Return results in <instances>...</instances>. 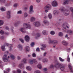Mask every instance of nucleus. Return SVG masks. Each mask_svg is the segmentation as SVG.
<instances>
[{
    "instance_id": "nucleus-1",
    "label": "nucleus",
    "mask_w": 73,
    "mask_h": 73,
    "mask_svg": "<svg viewBox=\"0 0 73 73\" xmlns=\"http://www.w3.org/2000/svg\"><path fill=\"white\" fill-rule=\"evenodd\" d=\"M23 28H20L19 30L21 32L24 33L26 32L25 31V29H29L31 28V26L29 24L25 23L23 25Z\"/></svg>"
},
{
    "instance_id": "nucleus-2",
    "label": "nucleus",
    "mask_w": 73,
    "mask_h": 73,
    "mask_svg": "<svg viewBox=\"0 0 73 73\" xmlns=\"http://www.w3.org/2000/svg\"><path fill=\"white\" fill-rule=\"evenodd\" d=\"M55 66L56 67V68H59L62 71H63L65 69V66L63 64H60L59 62H57L55 63Z\"/></svg>"
},
{
    "instance_id": "nucleus-3",
    "label": "nucleus",
    "mask_w": 73,
    "mask_h": 73,
    "mask_svg": "<svg viewBox=\"0 0 73 73\" xmlns=\"http://www.w3.org/2000/svg\"><path fill=\"white\" fill-rule=\"evenodd\" d=\"M65 27H66L67 28H69V25L66 23H64L62 25L63 28L64 29L63 30V31H65L64 32H66L67 33H69V32L68 31L69 30H66V28H65Z\"/></svg>"
},
{
    "instance_id": "nucleus-4",
    "label": "nucleus",
    "mask_w": 73,
    "mask_h": 73,
    "mask_svg": "<svg viewBox=\"0 0 73 73\" xmlns=\"http://www.w3.org/2000/svg\"><path fill=\"white\" fill-rule=\"evenodd\" d=\"M48 43L49 44H51L52 43L55 46H53L54 48L56 47V45H57L58 44V41L56 40H51L50 39V40L49 41Z\"/></svg>"
},
{
    "instance_id": "nucleus-5",
    "label": "nucleus",
    "mask_w": 73,
    "mask_h": 73,
    "mask_svg": "<svg viewBox=\"0 0 73 73\" xmlns=\"http://www.w3.org/2000/svg\"><path fill=\"white\" fill-rule=\"evenodd\" d=\"M5 54H7V55H5L3 56V60L4 62H7L8 59L7 58V55L8 54V51H6L5 52Z\"/></svg>"
},
{
    "instance_id": "nucleus-6",
    "label": "nucleus",
    "mask_w": 73,
    "mask_h": 73,
    "mask_svg": "<svg viewBox=\"0 0 73 73\" xmlns=\"http://www.w3.org/2000/svg\"><path fill=\"white\" fill-rule=\"evenodd\" d=\"M51 7V5H48L45 7L44 9H45V11L47 13L48 12L47 9H50V8Z\"/></svg>"
},
{
    "instance_id": "nucleus-7",
    "label": "nucleus",
    "mask_w": 73,
    "mask_h": 73,
    "mask_svg": "<svg viewBox=\"0 0 73 73\" xmlns=\"http://www.w3.org/2000/svg\"><path fill=\"white\" fill-rule=\"evenodd\" d=\"M64 7H63L62 9H60V11H61V12H63L65 16H68V15L69 13H66L68 11L67 10H66L65 11H64Z\"/></svg>"
},
{
    "instance_id": "nucleus-8",
    "label": "nucleus",
    "mask_w": 73,
    "mask_h": 73,
    "mask_svg": "<svg viewBox=\"0 0 73 73\" xmlns=\"http://www.w3.org/2000/svg\"><path fill=\"white\" fill-rule=\"evenodd\" d=\"M33 6L31 5L30 7L29 10V14H32V13L33 12Z\"/></svg>"
},
{
    "instance_id": "nucleus-9",
    "label": "nucleus",
    "mask_w": 73,
    "mask_h": 73,
    "mask_svg": "<svg viewBox=\"0 0 73 73\" xmlns=\"http://www.w3.org/2000/svg\"><path fill=\"white\" fill-rule=\"evenodd\" d=\"M52 5L53 7H57L58 3L56 1H54L52 3Z\"/></svg>"
},
{
    "instance_id": "nucleus-10",
    "label": "nucleus",
    "mask_w": 73,
    "mask_h": 73,
    "mask_svg": "<svg viewBox=\"0 0 73 73\" xmlns=\"http://www.w3.org/2000/svg\"><path fill=\"white\" fill-rule=\"evenodd\" d=\"M34 25L36 27H40L41 25V23L39 21L36 22L34 23Z\"/></svg>"
},
{
    "instance_id": "nucleus-11",
    "label": "nucleus",
    "mask_w": 73,
    "mask_h": 73,
    "mask_svg": "<svg viewBox=\"0 0 73 73\" xmlns=\"http://www.w3.org/2000/svg\"><path fill=\"white\" fill-rule=\"evenodd\" d=\"M11 11H8L7 12V17L8 18V19H9L11 18Z\"/></svg>"
},
{
    "instance_id": "nucleus-12",
    "label": "nucleus",
    "mask_w": 73,
    "mask_h": 73,
    "mask_svg": "<svg viewBox=\"0 0 73 73\" xmlns=\"http://www.w3.org/2000/svg\"><path fill=\"white\" fill-rule=\"evenodd\" d=\"M62 43L65 46H67L68 44V42L65 40H63L62 42Z\"/></svg>"
},
{
    "instance_id": "nucleus-13",
    "label": "nucleus",
    "mask_w": 73,
    "mask_h": 73,
    "mask_svg": "<svg viewBox=\"0 0 73 73\" xmlns=\"http://www.w3.org/2000/svg\"><path fill=\"white\" fill-rule=\"evenodd\" d=\"M25 41L27 42H28L29 41V37L28 35H26L25 37Z\"/></svg>"
},
{
    "instance_id": "nucleus-14",
    "label": "nucleus",
    "mask_w": 73,
    "mask_h": 73,
    "mask_svg": "<svg viewBox=\"0 0 73 73\" xmlns=\"http://www.w3.org/2000/svg\"><path fill=\"white\" fill-rule=\"evenodd\" d=\"M0 10L2 12H4L6 10V8L4 7H2L0 8Z\"/></svg>"
},
{
    "instance_id": "nucleus-15",
    "label": "nucleus",
    "mask_w": 73,
    "mask_h": 73,
    "mask_svg": "<svg viewBox=\"0 0 73 73\" xmlns=\"http://www.w3.org/2000/svg\"><path fill=\"white\" fill-rule=\"evenodd\" d=\"M17 47L19 49L21 50L23 49V46L21 44H19L18 45Z\"/></svg>"
},
{
    "instance_id": "nucleus-16",
    "label": "nucleus",
    "mask_w": 73,
    "mask_h": 73,
    "mask_svg": "<svg viewBox=\"0 0 73 73\" xmlns=\"http://www.w3.org/2000/svg\"><path fill=\"white\" fill-rule=\"evenodd\" d=\"M48 32L46 30H44L42 31V33L44 35H47Z\"/></svg>"
},
{
    "instance_id": "nucleus-17",
    "label": "nucleus",
    "mask_w": 73,
    "mask_h": 73,
    "mask_svg": "<svg viewBox=\"0 0 73 73\" xmlns=\"http://www.w3.org/2000/svg\"><path fill=\"white\" fill-rule=\"evenodd\" d=\"M21 63H23V64H26L27 62V59L26 58L23 59L21 61Z\"/></svg>"
},
{
    "instance_id": "nucleus-18",
    "label": "nucleus",
    "mask_w": 73,
    "mask_h": 73,
    "mask_svg": "<svg viewBox=\"0 0 73 73\" xmlns=\"http://www.w3.org/2000/svg\"><path fill=\"white\" fill-rule=\"evenodd\" d=\"M25 50L27 52H28L29 51V46H27L25 47Z\"/></svg>"
},
{
    "instance_id": "nucleus-19",
    "label": "nucleus",
    "mask_w": 73,
    "mask_h": 73,
    "mask_svg": "<svg viewBox=\"0 0 73 73\" xmlns=\"http://www.w3.org/2000/svg\"><path fill=\"white\" fill-rule=\"evenodd\" d=\"M36 20V18H35V17H32L30 18V20L32 22H33L35 21Z\"/></svg>"
},
{
    "instance_id": "nucleus-20",
    "label": "nucleus",
    "mask_w": 73,
    "mask_h": 73,
    "mask_svg": "<svg viewBox=\"0 0 73 73\" xmlns=\"http://www.w3.org/2000/svg\"><path fill=\"white\" fill-rule=\"evenodd\" d=\"M24 64H23L21 63L19 65V68L22 69L24 68Z\"/></svg>"
},
{
    "instance_id": "nucleus-21",
    "label": "nucleus",
    "mask_w": 73,
    "mask_h": 73,
    "mask_svg": "<svg viewBox=\"0 0 73 73\" xmlns=\"http://www.w3.org/2000/svg\"><path fill=\"white\" fill-rule=\"evenodd\" d=\"M48 61V60L47 58L43 59L42 60V62L43 63H45V62H47Z\"/></svg>"
},
{
    "instance_id": "nucleus-22",
    "label": "nucleus",
    "mask_w": 73,
    "mask_h": 73,
    "mask_svg": "<svg viewBox=\"0 0 73 73\" xmlns=\"http://www.w3.org/2000/svg\"><path fill=\"white\" fill-rule=\"evenodd\" d=\"M48 17L49 19H51L52 18V15L50 13H49L48 15Z\"/></svg>"
},
{
    "instance_id": "nucleus-23",
    "label": "nucleus",
    "mask_w": 73,
    "mask_h": 73,
    "mask_svg": "<svg viewBox=\"0 0 73 73\" xmlns=\"http://www.w3.org/2000/svg\"><path fill=\"white\" fill-rule=\"evenodd\" d=\"M1 49L2 51H5V46H1Z\"/></svg>"
},
{
    "instance_id": "nucleus-24",
    "label": "nucleus",
    "mask_w": 73,
    "mask_h": 73,
    "mask_svg": "<svg viewBox=\"0 0 73 73\" xmlns=\"http://www.w3.org/2000/svg\"><path fill=\"white\" fill-rule=\"evenodd\" d=\"M4 24V21L2 20H0V26L3 25Z\"/></svg>"
},
{
    "instance_id": "nucleus-25",
    "label": "nucleus",
    "mask_w": 73,
    "mask_h": 73,
    "mask_svg": "<svg viewBox=\"0 0 73 73\" xmlns=\"http://www.w3.org/2000/svg\"><path fill=\"white\" fill-rule=\"evenodd\" d=\"M26 69L28 70L31 71V70H32V68H31V67H30V66H27L26 67Z\"/></svg>"
},
{
    "instance_id": "nucleus-26",
    "label": "nucleus",
    "mask_w": 73,
    "mask_h": 73,
    "mask_svg": "<svg viewBox=\"0 0 73 73\" xmlns=\"http://www.w3.org/2000/svg\"><path fill=\"white\" fill-rule=\"evenodd\" d=\"M37 67H38V68L40 69L42 68V66L40 64H38L37 66Z\"/></svg>"
},
{
    "instance_id": "nucleus-27",
    "label": "nucleus",
    "mask_w": 73,
    "mask_h": 73,
    "mask_svg": "<svg viewBox=\"0 0 73 73\" xmlns=\"http://www.w3.org/2000/svg\"><path fill=\"white\" fill-rule=\"evenodd\" d=\"M58 36H60V37H62V36H63V33L60 32L58 33Z\"/></svg>"
},
{
    "instance_id": "nucleus-28",
    "label": "nucleus",
    "mask_w": 73,
    "mask_h": 73,
    "mask_svg": "<svg viewBox=\"0 0 73 73\" xmlns=\"http://www.w3.org/2000/svg\"><path fill=\"white\" fill-rule=\"evenodd\" d=\"M10 56L11 57V58H12V60H14L15 59V56L11 54H10Z\"/></svg>"
},
{
    "instance_id": "nucleus-29",
    "label": "nucleus",
    "mask_w": 73,
    "mask_h": 73,
    "mask_svg": "<svg viewBox=\"0 0 73 73\" xmlns=\"http://www.w3.org/2000/svg\"><path fill=\"white\" fill-rule=\"evenodd\" d=\"M43 22L44 24H49V22L46 20H44L43 21Z\"/></svg>"
},
{
    "instance_id": "nucleus-30",
    "label": "nucleus",
    "mask_w": 73,
    "mask_h": 73,
    "mask_svg": "<svg viewBox=\"0 0 73 73\" xmlns=\"http://www.w3.org/2000/svg\"><path fill=\"white\" fill-rule=\"evenodd\" d=\"M50 34L52 35H54L55 34V32L54 31H51L50 32Z\"/></svg>"
},
{
    "instance_id": "nucleus-31",
    "label": "nucleus",
    "mask_w": 73,
    "mask_h": 73,
    "mask_svg": "<svg viewBox=\"0 0 73 73\" xmlns=\"http://www.w3.org/2000/svg\"><path fill=\"white\" fill-rule=\"evenodd\" d=\"M53 13L54 15H56L57 13H58V12H57V11L55 10L54 11Z\"/></svg>"
},
{
    "instance_id": "nucleus-32",
    "label": "nucleus",
    "mask_w": 73,
    "mask_h": 73,
    "mask_svg": "<svg viewBox=\"0 0 73 73\" xmlns=\"http://www.w3.org/2000/svg\"><path fill=\"white\" fill-rule=\"evenodd\" d=\"M24 17H28V14L27 13H24Z\"/></svg>"
},
{
    "instance_id": "nucleus-33",
    "label": "nucleus",
    "mask_w": 73,
    "mask_h": 73,
    "mask_svg": "<svg viewBox=\"0 0 73 73\" xmlns=\"http://www.w3.org/2000/svg\"><path fill=\"white\" fill-rule=\"evenodd\" d=\"M17 73H21V70L20 69H18L17 70Z\"/></svg>"
},
{
    "instance_id": "nucleus-34",
    "label": "nucleus",
    "mask_w": 73,
    "mask_h": 73,
    "mask_svg": "<svg viewBox=\"0 0 73 73\" xmlns=\"http://www.w3.org/2000/svg\"><path fill=\"white\" fill-rule=\"evenodd\" d=\"M59 59L60 61H61V62H63L64 61V60L62 58H61V57L59 58Z\"/></svg>"
},
{
    "instance_id": "nucleus-35",
    "label": "nucleus",
    "mask_w": 73,
    "mask_h": 73,
    "mask_svg": "<svg viewBox=\"0 0 73 73\" xmlns=\"http://www.w3.org/2000/svg\"><path fill=\"white\" fill-rule=\"evenodd\" d=\"M19 40L21 42H22L23 43L24 42V40L22 38H20L19 39Z\"/></svg>"
},
{
    "instance_id": "nucleus-36",
    "label": "nucleus",
    "mask_w": 73,
    "mask_h": 73,
    "mask_svg": "<svg viewBox=\"0 0 73 73\" xmlns=\"http://www.w3.org/2000/svg\"><path fill=\"white\" fill-rule=\"evenodd\" d=\"M67 60L68 62H70V58H69V56L68 55L67 58Z\"/></svg>"
},
{
    "instance_id": "nucleus-37",
    "label": "nucleus",
    "mask_w": 73,
    "mask_h": 73,
    "mask_svg": "<svg viewBox=\"0 0 73 73\" xmlns=\"http://www.w3.org/2000/svg\"><path fill=\"white\" fill-rule=\"evenodd\" d=\"M32 60L33 61V62H34V63H37V60H36V59H33Z\"/></svg>"
},
{
    "instance_id": "nucleus-38",
    "label": "nucleus",
    "mask_w": 73,
    "mask_h": 73,
    "mask_svg": "<svg viewBox=\"0 0 73 73\" xmlns=\"http://www.w3.org/2000/svg\"><path fill=\"white\" fill-rule=\"evenodd\" d=\"M17 14H22V11L20 10L18 11Z\"/></svg>"
},
{
    "instance_id": "nucleus-39",
    "label": "nucleus",
    "mask_w": 73,
    "mask_h": 73,
    "mask_svg": "<svg viewBox=\"0 0 73 73\" xmlns=\"http://www.w3.org/2000/svg\"><path fill=\"white\" fill-rule=\"evenodd\" d=\"M29 62L30 64H33V63H34L33 62V60H31Z\"/></svg>"
},
{
    "instance_id": "nucleus-40",
    "label": "nucleus",
    "mask_w": 73,
    "mask_h": 73,
    "mask_svg": "<svg viewBox=\"0 0 73 73\" xmlns=\"http://www.w3.org/2000/svg\"><path fill=\"white\" fill-rule=\"evenodd\" d=\"M32 56L33 57H36V54L35 53H33L32 54Z\"/></svg>"
},
{
    "instance_id": "nucleus-41",
    "label": "nucleus",
    "mask_w": 73,
    "mask_h": 73,
    "mask_svg": "<svg viewBox=\"0 0 73 73\" xmlns=\"http://www.w3.org/2000/svg\"><path fill=\"white\" fill-rule=\"evenodd\" d=\"M34 45H35V43L32 42V43H31V47H33V46Z\"/></svg>"
},
{
    "instance_id": "nucleus-42",
    "label": "nucleus",
    "mask_w": 73,
    "mask_h": 73,
    "mask_svg": "<svg viewBox=\"0 0 73 73\" xmlns=\"http://www.w3.org/2000/svg\"><path fill=\"white\" fill-rule=\"evenodd\" d=\"M68 1H66L64 3V4H68Z\"/></svg>"
},
{
    "instance_id": "nucleus-43",
    "label": "nucleus",
    "mask_w": 73,
    "mask_h": 73,
    "mask_svg": "<svg viewBox=\"0 0 73 73\" xmlns=\"http://www.w3.org/2000/svg\"><path fill=\"white\" fill-rule=\"evenodd\" d=\"M0 33L1 35H3L4 33V31L2 30L0 31Z\"/></svg>"
},
{
    "instance_id": "nucleus-44",
    "label": "nucleus",
    "mask_w": 73,
    "mask_h": 73,
    "mask_svg": "<svg viewBox=\"0 0 73 73\" xmlns=\"http://www.w3.org/2000/svg\"><path fill=\"white\" fill-rule=\"evenodd\" d=\"M70 9L71 11L72 12V13L73 14V8L72 7H70Z\"/></svg>"
},
{
    "instance_id": "nucleus-45",
    "label": "nucleus",
    "mask_w": 73,
    "mask_h": 73,
    "mask_svg": "<svg viewBox=\"0 0 73 73\" xmlns=\"http://www.w3.org/2000/svg\"><path fill=\"white\" fill-rule=\"evenodd\" d=\"M0 2H1L2 3H4L5 2V0H0Z\"/></svg>"
},
{
    "instance_id": "nucleus-46",
    "label": "nucleus",
    "mask_w": 73,
    "mask_h": 73,
    "mask_svg": "<svg viewBox=\"0 0 73 73\" xmlns=\"http://www.w3.org/2000/svg\"><path fill=\"white\" fill-rule=\"evenodd\" d=\"M42 46L44 48H46V45L44 44H43L42 45Z\"/></svg>"
},
{
    "instance_id": "nucleus-47",
    "label": "nucleus",
    "mask_w": 73,
    "mask_h": 73,
    "mask_svg": "<svg viewBox=\"0 0 73 73\" xmlns=\"http://www.w3.org/2000/svg\"><path fill=\"white\" fill-rule=\"evenodd\" d=\"M17 59L18 60H20L21 59V58H20V56H18L17 57Z\"/></svg>"
},
{
    "instance_id": "nucleus-48",
    "label": "nucleus",
    "mask_w": 73,
    "mask_h": 73,
    "mask_svg": "<svg viewBox=\"0 0 73 73\" xmlns=\"http://www.w3.org/2000/svg\"><path fill=\"white\" fill-rule=\"evenodd\" d=\"M39 48H37L36 49V52H40V50H39Z\"/></svg>"
},
{
    "instance_id": "nucleus-49",
    "label": "nucleus",
    "mask_w": 73,
    "mask_h": 73,
    "mask_svg": "<svg viewBox=\"0 0 73 73\" xmlns=\"http://www.w3.org/2000/svg\"><path fill=\"white\" fill-rule=\"evenodd\" d=\"M36 73H40V71L38 70L35 71Z\"/></svg>"
},
{
    "instance_id": "nucleus-50",
    "label": "nucleus",
    "mask_w": 73,
    "mask_h": 73,
    "mask_svg": "<svg viewBox=\"0 0 73 73\" xmlns=\"http://www.w3.org/2000/svg\"><path fill=\"white\" fill-rule=\"evenodd\" d=\"M11 70L10 69L8 68L6 70V72H9Z\"/></svg>"
},
{
    "instance_id": "nucleus-51",
    "label": "nucleus",
    "mask_w": 73,
    "mask_h": 73,
    "mask_svg": "<svg viewBox=\"0 0 73 73\" xmlns=\"http://www.w3.org/2000/svg\"><path fill=\"white\" fill-rule=\"evenodd\" d=\"M14 7H17V3L15 4L14 5Z\"/></svg>"
},
{
    "instance_id": "nucleus-52",
    "label": "nucleus",
    "mask_w": 73,
    "mask_h": 73,
    "mask_svg": "<svg viewBox=\"0 0 73 73\" xmlns=\"http://www.w3.org/2000/svg\"><path fill=\"white\" fill-rule=\"evenodd\" d=\"M68 68H71V64H68Z\"/></svg>"
},
{
    "instance_id": "nucleus-53",
    "label": "nucleus",
    "mask_w": 73,
    "mask_h": 73,
    "mask_svg": "<svg viewBox=\"0 0 73 73\" xmlns=\"http://www.w3.org/2000/svg\"><path fill=\"white\" fill-rule=\"evenodd\" d=\"M36 2L37 3H40V1L41 0H36Z\"/></svg>"
},
{
    "instance_id": "nucleus-54",
    "label": "nucleus",
    "mask_w": 73,
    "mask_h": 73,
    "mask_svg": "<svg viewBox=\"0 0 73 73\" xmlns=\"http://www.w3.org/2000/svg\"><path fill=\"white\" fill-rule=\"evenodd\" d=\"M6 45H7V46H9V45H10V46H12V45H11V44H8V43H6Z\"/></svg>"
},
{
    "instance_id": "nucleus-55",
    "label": "nucleus",
    "mask_w": 73,
    "mask_h": 73,
    "mask_svg": "<svg viewBox=\"0 0 73 73\" xmlns=\"http://www.w3.org/2000/svg\"><path fill=\"white\" fill-rule=\"evenodd\" d=\"M36 35L37 36V37H40V35L39 33L37 34Z\"/></svg>"
},
{
    "instance_id": "nucleus-56",
    "label": "nucleus",
    "mask_w": 73,
    "mask_h": 73,
    "mask_svg": "<svg viewBox=\"0 0 73 73\" xmlns=\"http://www.w3.org/2000/svg\"><path fill=\"white\" fill-rule=\"evenodd\" d=\"M46 52H45L43 54V56H46Z\"/></svg>"
},
{
    "instance_id": "nucleus-57",
    "label": "nucleus",
    "mask_w": 73,
    "mask_h": 73,
    "mask_svg": "<svg viewBox=\"0 0 73 73\" xmlns=\"http://www.w3.org/2000/svg\"><path fill=\"white\" fill-rule=\"evenodd\" d=\"M53 67V65H51L50 66V68H52Z\"/></svg>"
},
{
    "instance_id": "nucleus-58",
    "label": "nucleus",
    "mask_w": 73,
    "mask_h": 73,
    "mask_svg": "<svg viewBox=\"0 0 73 73\" xmlns=\"http://www.w3.org/2000/svg\"><path fill=\"white\" fill-rule=\"evenodd\" d=\"M6 29H7V30H9V28L8 27H6Z\"/></svg>"
},
{
    "instance_id": "nucleus-59",
    "label": "nucleus",
    "mask_w": 73,
    "mask_h": 73,
    "mask_svg": "<svg viewBox=\"0 0 73 73\" xmlns=\"http://www.w3.org/2000/svg\"><path fill=\"white\" fill-rule=\"evenodd\" d=\"M47 68H44V71H46V70H47Z\"/></svg>"
},
{
    "instance_id": "nucleus-60",
    "label": "nucleus",
    "mask_w": 73,
    "mask_h": 73,
    "mask_svg": "<svg viewBox=\"0 0 73 73\" xmlns=\"http://www.w3.org/2000/svg\"><path fill=\"white\" fill-rule=\"evenodd\" d=\"M70 69L71 70V72H73V70H72V68H70Z\"/></svg>"
},
{
    "instance_id": "nucleus-61",
    "label": "nucleus",
    "mask_w": 73,
    "mask_h": 73,
    "mask_svg": "<svg viewBox=\"0 0 73 73\" xmlns=\"http://www.w3.org/2000/svg\"><path fill=\"white\" fill-rule=\"evenodd\" d=\"M41 49L42 50H44V48H41Z\"/></svg>"
},
{
    "instance_id": "nucleus-62",
    "label": "nucleus",
    "mask_w": 73,
    "mask_h": 73,
    "mask_svg": "<svg viewBox=\"0 0 73 73\" xmlns=\"http://www.w3.org/2000/svg\"><path fill=\"white\" fill-rule=\"evenodd\" d=\"M33 36H35V33H33L32 34Z\"/></svg>"
},
{
    "instance_id": "nucleus-63",
    "label": "nucleus",
    "mask_w": 73,
    "mask_h": 73,
    "mask_svg": "<svg viewBox=\"0 0 73 73\" xmlns=\"http://www.w3.org/2000/svg\"><path fill=\"white\" fill-rule=\"evenodd\" d=\"M68 35H66L65 37H68Z\"/></svg>"
},
{
    "instance_id": "nucleus-64",
    "label": "nucleus",
    "mask_w": 73,
    "mask_h": 73,
    "mask_svg": "<svg viewBox=\"0 0 73 73\" xmlns=\"http://www.w3.org/2000/svg\"><path fill=\"white\" fill-rule=\"evenodd\" d=\"M23 73H27V72H26L25 71H23Z\"/></svg>"
}]
</instances>
